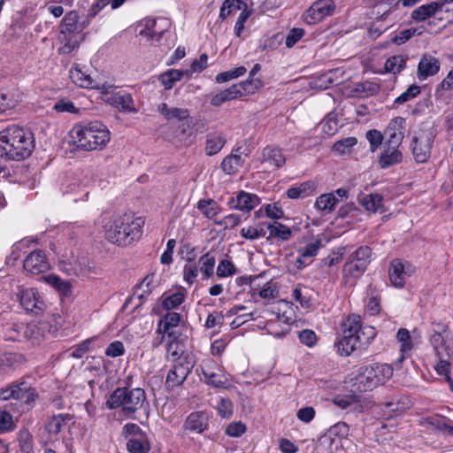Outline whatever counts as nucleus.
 I'll list each match as a JSON object with an SVG mask.
<instances>
[{
  "mask_svg": "<svg viewBox=\"0 0 453 453\" xmlns=\"http://www.w3.org/2000/svg\"><path fill=\"white\" fill-rule=\"evenodd\" d=\"M35 145L34 134L30 130L16 125L9 126L0 132V160H24L32 154ZM5 170L6 166L0 162V173Z\"/></svg>",
  "mask_w": 453,
  "mask_h": 453,
  "instance_id": "f257e3e1",
  "label": "nucleus"
},
{
  "mask_svg": "<svg viewBox=\"0 0 453 453\" xmlns=\"http://www.w3.org/2000/svg\"><path fill=\"white\" fill-rule=\"evenodd\" d=\"M342 335L335 342L337 353L349 356L355 350L365 349L376 335L374 327L362 326L359 317L349 316L342 323Z\"/></svg>",
  "mask_w": 453,
  "mask_h": 453,
  "instance_id": "f03ea898",
  "label": "nucleus"
},
{
  "mask_svg": "<svg viewBox=\"0 0 453 453\" xmlns=\"http://www.w3.org/2000/svg\"><path fill=\"white\" fill-rule=\"evenodd\" d=\"M73 144L83 150H102L110 142V132L100 122L76 125L70 132Z\"/></svg>",
  "mask_w": 453,
  "mask_h": 453,
  "instance_id": "7ed1b4c3",
  "label": "nucleus"
},
{
  "mask_svg": "<svg viewBox=\"0 0 453 453\" xmlns=\"http://www.w3.org/2000/svg\"><path fill=\"white\" fill-rule=\"evenodd\" d=\"M144 403H146V394L141 388L132 389L117 388L106 402L109 409L121 408L124 414L128 416L141 410Z\"/></svg>",
  "mask_w": 453,
  "mask_h": 453,
  "instance_id": "20e7f679",
  "label": "nucleus"
},
{
  "mask_svg": "<svg viewBox=\"0 0 453 453\" xmlns=\"http://www.w3.org/2000/svg\"><path fill=\"white\" fill-rule=\"evenodd\" d=\"M393 375V368L388 364H372L361 365L355 378L357 389L361 392L371 391L385 383Z\"/></svg>",
  "mask_w": 453,
  "mask_h": 453,
  "instance_id": "39448f33",
  "label": "nucleus"
},
{
  "mask_svg": "<svg viewBox=\"0 0 453 453\" xmlns=\"http://www.w3.org/2000/svg\"><path fill=\"white\" fill-rule=\"evenodd\" d=\"M39 398L37 390L25 380H19L0 388V400H16L24 411L32 410Z\"/></svg>",
  "mask_w": 453,
  "mask_h": 453,
  "instance_id": "423d86ee",
  "label": "nucleus"
},
{
  "mask_svg": "<svg viewBox=\"0 0 453 453\" xmlns=\"http://www.w3.org/2000/svg\"><path fill=\"white\" fill-rule=\"evenodd\" d=\"M372 251L369 246H360L350 253L342 267L344 284L353 285L366 271L372 261Z\"/></svg>",
  "mask_w": 453,
  "mask_h": 453,
  "instance_id": "0eeeda50",
  "label": "nucleus"
},
{
  "mask_svg": "<svg viewBox=\"0 0 453 453\" xmlns=\"http://www.w3.org/2000/svg\"><path fill=\"white\" fill-rule=\"evenodd\" d=\"M434 138L435 134L432 128H421L413 136L411 150L417 163H425L429 159Z\"/></svg>",
  "mask_w": 453,
  "mask_h": 453,
  "instance_id": "6e6552de",
  "label": "nucleus"
},
{
  "mask_svg": "<svg viewBox=\"0 0 453 453\" xmlns=\"http://www.w3.org/2000/svg\"><path fill=\"white\" fill-rule=\"evenodd\" d=\"M195 362L189 355H180L175 360L172 368L168 372L165 380V385L169 388L180 386L194 367Z\"/></svg>",
  "mask_w": 453,
  "mask_h": 453,
  "instance_id": "1a4fd4ad",
  "label": "nucleus"
},
{
  "mask_svg": "<svg viewBox=\"0 0 453 453\" xmlns=\"http://www.w3.org/2000/svg\"><path fill=\"white\" fill-rule=\"evenodd\" d=\"M2 328L23 330L25 337L31 340L33 343H40L48 334H51L58 330L57 328H49V323L42 320L29 324L6 323L2 325Z\"/></svg>",
  "mask_w": 453,
  "mask_h": 453,
  "instance_id": "9d476101",
  "label": "nucleus"
},
{
  "mask_svg": "<svg viewBox=\"0 0 453 453\" xmlns=\"http://www.w3.org/2000/svg\"><path fill=\"white\" fill-rule=\"evenodd\" d=\"M180 314L178 312L168 311L159 321L157 328V333L161 335L160 339L153 343L154 347L162 343L165 336L169 339L170 345L177 341L179 334L174 331L180 321Z\"/></svg>",
  "mask_w": 453,
  "mask_h": 453,
  "instance_id": "9b49d317",
  "label": "nucleus"
},
{
  "mask_svg": "<svg viewBox=\"0 0 453 453\" xmlns=\"http://www.w3.org/2000/svg\"><path fill=\"white\" fill-rule=\"evenodd\" d=\"M336 9L333 0H316L303 14V20L310 25L316 24L332 16Z\"/></svg>",
  "mask_w": 453,
  "mask_h": 453,
  "instance_id": "f8f14e48",
  "label": "nucleus"
},
{
  "mask_svg": "<svg viewBox=\"0 0 453 453\" xmlns=\"http://www.w3.org/2000/svg\"><path fill=\"white\" fill-rule=\"evenodd\" d=\"M19 299L27 311L35 315L42 313L45 307L44 302L35 288L19 289Z\"/></svg>",
  "mask_w": 453,
  "mask_h": 453,
  "instance_id": "ddd939ff",
  "label": "nucleus"
},
{
  "mask_svg": "<svg viewBox=\"0 0 453 453\" xmlns=\"http://www.w3.org/2000/svg\"><path fill=\"white\" fill-rule=\"evenodd\" d=\"M202 374L206 384L217 388H227L229 380L224 372L214 362L202 366Z\"/></svg>",
  "mask_w": 453,
  "mask_h": 453,
  "instance_id": "4468645a",
  "label": "nucleus"
},
{
  "mask_svg": "<svg viewBox=\"0 0 453 453\" xmlns=\"http://www.w3.org/2000/svg\"><path fill=\"white\" fill-rule=\"evenodd\" d=\"M23 267L29 273L40 274L47 272L50 266L43 251L37 250L25 258Z\"/></svg>",
  "mask_w": 453,
  "mask_h": 453,
  "instance_id": "2eb2a0df",
  "label": "nucleus"
},
{
  "mask_svg": "<svg viewBox=\"0 0 453 453\" xmlns=\"http://www.w3.org/2000/svg\"><path fill=\"white\" fill-rule=\"evenodd\" d=\"M405 123L403 117H395L389 122L385 130V134L388 137L387 146L399 147L404 137Z\"/></svg>",
  "mask_w": 453,
  "mask_h": 453,
  "instance_id": "dca6fc26",
  "label": "nucleus"
},
{
  "mask_svg": "<svg viewBox=\"0 0 453 453\" xmlns=\"http://www.w3.org/2000/svg\"><path fill=\"white\" fill-rule=\"evenodd\" d=\"M259 203L260 198L257 195L242 190L235 197H231L227 204L231 209L249 212L258 205Z\"/></svg>",
  "mask_w": 453,
  "mask_h": 453,
  "instance_id": "f3484780",
  "label": "nucleus"
},
{
  "mask_svg": "<svg viewBox=\"0 0 453 453\" xmlns=\"http://www.w3.org/2000/svg\"><path fill=\"white\" fill-rule=\"evenodd\" d=\"M119 217L120 220H123V233L127 235V244H129L141 236L144 220L140 217L134 218L130 214H124Z\"/></svg>",
  "mask_w": 453,
  "mask_h": 453,
  "instance_id": "a211bd4d",
  "label": "nucleus"
},
{
  "mask_svg": "<svg viewBox=\"0 0 453 453\" xmlns=\"http://www.w3.org/2000/svg\"><path fill=\"white\" fill-rule=\"evenodd\" d=\"M349 426L344 422H338L332 426L319 439L320 444L327 445L330 449L334 444L337 448L341 443V439L348 435Z\"/></svg>",
  "mask_w": 453,
  "mask_h": 453,
  "instance_id": "6ab92c4d",
  "label": "nucleus"
},
{
  "mask_svg": "<svg viewBox=\"0 0 453 453\" xmlns=\"http://www.w3.org/2000/svg\"><path fill=\"white\" fill-rule=\"evenodd\" d=\"M241 149V147L233 149L232 153L223 159L221 169L226 174L234 175L238 172V169L243 165L245 157H247L249 154L244 153Z\"/></svg>",
  "mask_w": 453,
  "mask_h": 453,
  "instance_id": "aec40b11",
  "label": "nucleus"
},
{
  "mask_svg": "<svg viewBox=\"0 0 453 453\" xmlns=\"http://www.w3.org/2000/svg\"><path fill=\"white\" fill-rule=\"evenodd\" d=\"M209 415L205 411L191 412L183 424L184 430L202 434L208 429Z\"/></svg>",
  "mask_w": 453,
  "mask_h": 453,
  "instance_id": "412c9836",
  "label": "nucleus"
},
{
  "mask_svg": "<svg viewBox=\"0 0 453 453\" xmlns=\"http://www.w3.org/2000/svg\"><path fill=\"white\" fill-rule=\"evenodd\" d=\"M437 329H433L430 335V343L432 344L436 355L453 353L452 349L446 345L445 336L443 334L447 333L449 326L443 323H436Z\"/></svg>",
  "mask_w": 453,
  "mask_h": 453,
  "instance_id": "4be33fe9",
  "label": "nucleus"
},
{
  "mask_svg": "<svg viewBox=\"0 0 453 453\" xmlns=\"http://www.w3.org/2000/svg\"><path fill=\"white\" fill-rule=\"evenodd\" d=\"M321 247L322 242L319 239L306 244L304 247H300L297 250L299 257L296 261V267L302 269L308 265L311 262L312 257L318 254Z\"/></svg>",
  "mask_w": 453,
  "mask_h": 453,
  "instance_id": "5701e85b",
  "label": "nucleus"
},
{
  "mask_svg": "<svg viewBox=\"0 0 453 453\" xmlns=\"http://www.w3.org/2000/svg\"><path fill=\"white\" fill-rule=\"evenodd\" d=\"M123 220L118 217L105 226V238L118 245H127V235L124 234L122 226Z\"/></svg>",
  "mask_w": 453,
  "mask_h": 453,
  "instance_id": "b1692460",
  "label": "nucleus"
},
{
  "mask_svg": "<svg viewBox=\"0 0 453 453\" xmlns=\"http://www.w3.org/2000/svg\"><path fill=\"white\" fill-rule=\"evenodd\" d=\"M107 102L117 108L118 110L125 112H135L136 109L134 106V100L129 93L116 92L111 94L107 98Z\"/></svg>",
  "mask_w": 453,
  "mask_h": 453,
  "instance_id": "393cba45",
  "label": "nucleus"
},
{
  "mask_svg": "<svg viewBox=\"0 0 453 453\" xmlns=\"http://www.w3.org/2000/svg\"><path fill=\"white\" fill-rule=\"evenodd\" d=\"M261 161L278 169L285 165L286 157L281 149L269 145L263 149Z\"/></svg>",
  "mask_w": 453,
  "mask_h": 453,
  "instance_id": "a878e982",
  "label": "nucleus"
},
{
  "mask_svg": "<svg viewBox=\"0 0 453 453\" xmlns=\"http://www.w3.org/2000/svg\"><path fill=\"white\" fill-rule=\"evenodd\" d=\"M264 225L266 226L269 232L267 240L275 239L278 242H287L289 241L293 235L292 229L280 222L273 221L268 223H260V226Z\"/></svg>",
  "mask_w": 453,
  "mask_h": 453,
  "instance_id": "bb28decb",
  "label": "nucleus"
},
{
  "mask_svg": "<svg viewBox=\"0 0 453 453\" xmlns=\"http://www.w3.org/2000/svg\"><path fill=\"white\" fill-rule=\"evenodd\" d=\"M79 14L76 11L68 12L63 18L60 24L61 35L81 34L84 26L79 23Z\"/></svg>",
  "mask_w": 453,
  "mask_h": 453,
  "instance_id": "cd10ccee",
  "label": "nucleus"
},
{
  "mask_svg": "<svg viewBox=\"0 0 453 453\" xmlns=\"http://www.w3.org/2000/svg\"><path fill=\"white\" fill-rule=\"evenodd\" d=\"M440 70V62L434 57L424 56L418 65V77L426 80L427 77L436 74Z\"/></svg>",
  "mask_w": 453,
  "mask_h": 453,
  "instance_id": "c85d7f7f",
  "label": "nucleus"
},
{
  "mask_svg": "<svg viewBox=\"0 0 453 453\" xmlns=\"http://www.w3.org/2000/svg\"><path fill=\"white\" fill-rule=\"evenodd\" d=\"M403 155L398 147L387 146L381 152L378 163L382 169L398 164L402 161Z\"/></svg>",
  "mask_w": 453,
  "mask_h": 453,
  "instance_id": "c756f323",
  "label": "nucleus"
},
{
  "mask_svg": "<svg viewBox=\"0 0 453 453\" xmlns=\"http://www.w3.org/2000/svg\"><path fill=\"white\" fill-rule=\"evenodd\" d=\"M73 416L69 413H60L51 416L45 425L46 431L52 435L58 434L62 428L73 419Z\"/></svg>",
  "mask_w": 453,
  "mask_h": 453,
  "instance_id": "7c9ffc66",
  "label": "nucleus"
},
{
  "mask_svg": "<svg viewBox=\"0 0 453 453\" xmlns=\"http://www.w3.org/2000/svg\"><path fill=\"white\" fill-rule=\"evenodd\" d=\"M226 139L225 135L219 133H210L206 135L205 154L207 156H214L218 154L225 146Z\"/></svg>",
  "mask_w": 453,
  "mask_h": 453,
  "instance_id": "2f4dec72",
  "label": "nucleus"
},
{
  "mask_svg": "<svg viewBox=\"0 0 453 453\" xmlns=\"http://www.w3.org/2000/svg\"><path fill=\"white\" fill-rule=\"evenodd\" d=\"M361 205L368 211L383 213V196L380 194H368L359 198Z\"/></svg>",
  "mask_w": 453,
  "mask_h": 453,
  "instance_id": "473e14b6",
  "label": "nucleus"
},
{
  "mask_svg": "<svg viewBox=\"0 0 453 453\" xmlns=\"http://www.w3.org/2000/svg\"><path fill=\"white\" fill-rule=\"evenodd\" d=\"M404 265L399 259L391 262L388 269V276L391 283L396 288L403 287L405 283Z\"/></svg>",
  "mask_w": 453,
  "mask_h": 453,
  "instance_id": "72a5a7b5",
  "label": "nucleus"
},
{
  "mask_svg": "<svg viewBox=\"0 0 453 453\" xmlns=\"http://www.w3.org/2000/svg\"><path fill=\"white\" fill-rule=\"evenodd\" d=\"M157 111L167 120L177 119L182 121L188 119L190 116L189 111L188 109L177 107L169 108L165 103L160 104L157 106Z\"/></svg>",
  "mask_w": 453,
  "mask_h": 453,
  "instance_id": "f704fd0d",
  "label": "nucleus"
},
{
  "mask_svg": "<svg viewBox=\"0 0 453 453\" xmlns=\"http://www.w3.org/2000/svg\"><path fill=\"white\" fill-rule=\"evenodd\" d=\"M441 6L442 5L437 2L423 4L411 12V19L418 22L424 21L434 16Z\"/></svg>",
  "mask_w": 453,
  "mask_h": 453,
  "instance_id": "c9c22d12",
  "label": "nucleus"
},
{
  "mask_svg": "<svg viewBox=\"0 0 453 453\" xmlns=\"http://www.w3.org/2000/svg\"><path fill=\"white\" fill-rule=\"evenodd\" d=\"M339 202L340 199L335 196V193H326L317 198L315 207L324 214H327L334 210Z\"/></svg>",
  "mask_w": 453,
  "mask_h": 453,
  "instance_id": "e433bc0d",
  "label": "nucleus"
},
{
  "mask_svg": "<svg viewBox=\"0 0 453 453\" xmlns=\"http://www.w3.org/2000/svg\"><path fill=\"white\" fill-rule=\"evenodd\" d=\"M238 87L233 84L228 88L221 90L218 94L214 95L211 99V104L215 107H219L227 101H231L241 97L240 90H237Z\"/></svg>",
  "mask_w": 453,
  "mask_h": 453,
  "instance_id": "4c0bfd02",
  "label": "nucleus"
},
{
  "mask_svg": "<svg viewBox=\"0 0 453 453\" xmlns=\"http://www.w3.org/2000/svg\"><path fill=\"white\" fill-rule=\"evenodd\" d=\"M127 449L129 453H148L150 443L146 435L131 437L127 442Z\"/></svg>",
  "mask_w": 453,
  "mask_h": 453,
  "instance_id": "58836bf2",
  "label": "nucleus"
},
{
  "mask_svg": "<svg viewBox=\"0 0 453 453\" xmlns=\"http://www.w3.org/2000/svg\"><path fill=\"white\" fill-rule=\"evenodd\" d=\"M315 190V184L312 181H305L298 187H292L287 190V195L291 199L303 198L311 195Z\"/></svg>",
  "mask_w": 453,
  "mask_h": 453,
  "instance_id": "ea45409f",
  "label": "nucleus"
},
{
  "mask_svg": "<svg viewBox=\"0 0 453 453\" xmlns=\"http://www.w3.org/2000/svg\"><path fill=\"white\" fill-rule=\"evenodd\" d=\"M45 281L64 296H69L72 293L71 284L68 280H64L61 278L50 274L46 276Z\"/></svg>",
  "mask_w": 453,
  "mask_h": 453,
  "instance_id": "a19ab883",
  "label": "nucleus"
},
{
  "mask_svg": "<svg viewBox=\"0 0 453 453\" xmlns=\"http://www.w3.org/2000/svg\"><path fill=\"white\" fill-rule=\"evenodd\" d=\"M406 60L403 55L392 56L386 60L384 69L387 73H399L406 67Z\"/></svg>",
  "mask_w": 453,
  "mask_h": 453,
  "instance_id": "79ce46f5",
  "label": "nucleus"
},
{
  "mask_svg": "<svg viewBox=\"0 0 453 453\" xmlns=\"http://www.w3.org/2000/svg\"><path fill=\"white\" fill-rule=\"evenodd\" d=\"M64 45L58 49L59 54H70L74 50L78 49L81 42L82 41V35L81 34L62 35Z\"/></svg>",
  "mask_w": 453,
  "mask_h": 453,
  "instance_id": "37998d69",
  "label": "nucleus"
},
{
  "mask_svg": "<svg viewBox=\"0 0 453 453\" xmlns=\"http://www.w3.org/2000/svg\"><path fill=\"white\" fill-rule=\"evenodd\" d=\"M235 87H238L236 89L240 90L241 97L254 94L258 88L263 86V82L261 80L257 78H248V80L234 84Z\"/></svg>",
  "mask_w": 453,
  "mask_h": 453,
  "instance_id": "c03bdc74",
  "label": "nucleus"
},
{
  "mask_svg": "<svg viewBox=\"0 0 453 453\" xmlns=\"http://www.w3.org/2000/svg\"><path fill=\"white\" fill-rule=\"evenodd\" d=\"M153 276L147 275L143 278L142 282L135 287L134 295H137L139 303L137 306L142 305L148 296L151 294L150 284L152 282Z\"/></svg>",
  "mask_w": 453,
  "mask_h": 453,
  "instance_id": "a18cd8bd",
  "label": "nucleus"
},
{
  "mask_svg": "<svg viewBox=\"0 0 453 453\" xmlns=\"http://www.w3.org/2000/svg\"><path fill=\"white\" fill-rule=\"evenodd\" d=\"M184 73L181 70L170 69L160 74L159 81L165 89H171L175 82L182 78Z\"/></svg>",
  "mask_w": 453,
  "mask_h": 453,
  "instance_id": "49530a36",
  "label": "nucleus"
},
{
  "mask_svg": "<svg viewBox=\"0 0 453 453\" xmlns=\"http://www.w3.org/2000/svg\"><path fill=\"white\" fill-rule=\"evenodd\" d=\"M70 78L72 81L81 88H93V80L91 77L78 67L70 70Z\"/></svg>",
  "mask_w": 453,
  "mask_h": 453,
  "instance_id": "de8ad7c7",
  "label": "nucleus"
},
{
  "mask_svg": "<svg viewBox=\"0 0 453 453\" xmlns=\"http://www.w3.org/2000/svg\"><path fill=\"white\" fill-rule=\"evenodd\" d=\"M199 263L201 264L200 270L203 274V278L204 280L209 279L214 272V266L216 263L214 256L208 252L200 257Z\"/></svg>",
  "mask_w": 453,
  "mask_h": 453,
  "instance_id": "09e8293b",
  "label": "nucleus"
},
{
  "mask_svg": "<svg viewBox=\"0 0 453 453\" xmlns=\"http://www.w3.org/2000/svg\"><path fill=\"white\" fill-rule=\"evenodd\" d=\"M193 251H194V250H192L191 252H189L188 254V257L186 258L188 263H191L194 259ZM197 275H198V268L196 265V264H188L184 266L183 277H184L185 281L188 285H192L194 283Z\"/></svg>",
  "mask_w": 453,
  "mask_h": 453,
  "instance_id": "8fccbe9b",
  "label": "nucleus"
},
{
  "mask_svg": "<svg viewBox=\"0 0 453 453\" xmlns=\"http://www.w3.org/2000/svg\"><path fill=\"white\" fill-rule=\"evenodd\" d=\"M157 19H150L145 20L144 28L140 31V35L150 37L153 40L158 41L164 31L157 29Z\"/></svg>",
  "mask_w": 453,
  "mask_h": 453,
  "instance_id": "3c124183",
  "label": "nucleus"
},
{
  "mask_svg": "<svg viewBox=\"0 0 453 453\" xmlns=\"http://www.w3.org/2000/svg\"><path fill=\"white\" fill-rule=\"evenodd\" d=\"M247 72L244 66H239L226 72H222L217 74L215 80L218 83L227 82L233 79L238 78L243 75Z\"/></svg>",
  "mask_w": 453,
  "mask_h": 453,
  "instance_id": "603ef678",
  "label": "nucleus"
},
{
  "mask_svg": "<svg viewBox=\"0 0 453 453\" xmlns=\"http://www.w3.org/2000/svg\"><path fill=\"white\" fill-rule=\"evenodd\" d=\"M197 209L209 219H212L218 214L216 202L212 199L200 200L197 203Z\"/></svg>",
  "mask_w": 453,
  "mask_h": 453,
  "instance_id": "864d4df0",
  "label": "nucleus"
},
{
  "mask_svg": "<svg viewBox=\"0 0 453 453\" xmlns=\"http://www.w3.org/2000/svg\"><path fill=\"white\" fill-rule=\"evenodd\" d=\"M184 298L182 293L175 292L163 299L162 306L166 311L175 309L184 302Z\"/></svg>",
  "mask_w": 453,
  "mask_h": 453,
  "instance_id": "5fc2aeb1",
  "label": "nucleus"
},
{
  "mask_svg": "<svg viewBox=\"0 0 453 453\" xmlns=\"http://www.w3.org/2000/svg\"><path fill=\"white\" fill-rule=\"evenodd\" d=\"M439 358L438 364L435 365V370L438 374L447 377L449 375V360L453 357V353L436 355Z\"/></svg>",
  "mask_w": 453,
  "mask_h": 453,
  "instance_id": "6e6d98bb",
  "label": "nucleus"
},
{
  "mask_svg": "<svg viewBox=\"0 0 453 453\" xmlns=\"http://www.w3.org/2000/svg\"><path fill=\"white\" fill-rule=\"evenodd\" d=\"M357 142V140L356 137H347L344 139H342L340 141H337L334 144V150L338 152L341 155H343L349 151V150L356 145Z\"/></svg>",
  "mask_w": 453,
  "mask_h": 453,
  "instance_id": "4d7b16f0",
  "label": "nucleus"
},
{
  "mask_svg": "<svg viewBox=\"0 0 453 453\" xmlns=\"http://www.w3.org/2000/svg\"><path fill=\"white\" fill-rule=\"evenodd\" d=\"M396 338L401 342V351L406 352L412 349V343L411 341V334L409 330L406 328H400L396 334Z\"/></svg>",
  "mask_w": 453,
  "mask_h": 453,
  "instance_id": "13d9d810",
  "label": "nucleus"
},
{
  "mask_svg": "<svg viewBox=\"0 0 453 453\" xmlns=\"http://www.w3.org/2000/svg\"><path fill=\"white\" fill-rule=\"evenodd\" d=\"M365 136L370 143V150L372 152H374L382 143L383 135L376 129L367 131Z\"/></svg>",
  "mask_w": 453,
  "mask_h": 453,
  "instance_id": "bf43d9fd",
  "label": "nucleus"
},
{
  "mask_svg": "<svg viewBox=\"0 0 453 453\" xmlns=\"http://www.w3.org/2000/svg\"><path fill=\"white\" fill-rule=\"evenodd\" d=\"M420 93V87L418 85L410 86L406 91L402 93L398 97L395 98V104H402L416 97Z\"/></svg>",
  "mask_w": 453,
  "mask_h": 453,
  "instance_id": "052dcab7",
  "label": "nucleus"
},
{
  "mask_svg": "<svg viewBox=\"0 0 453 453\" xmlns=\"http://www.w3.org/2000/svg\"><path fill=\"white\" fill-rule=\"evenodd\" d=\"M322 131L327 135H333L338 129V121L332 113L328 114L321 123Z\"/></svg>",
  "mask_w": 453,
  "mask_h": 453,
  "instance_id": "680f3d73",
  "label": "nucleus"
},
{
  "mask_svg": "<svg viewBox=\"0 0 453 453\" xmlns=\"http://www.w3.org/2000/svg\"><path fill=\"white\" fill-rule=\"evenodd\" d=\"M125 353V347L122 342L114 341L105 349V355L111 357H120Z\"/></svg>",
  "mask_w": 453,
  "mask_h": 453,
  "instance_id": "e2e57ef3",
  "label": "nucleus"
},
{
  "mask_svg": "<svg viewBox=\"0 0 453 453\" xmlns=\"http://www.w3.org/2000/svg\"><path fill=\"white\" fill-rule=\"evenodd\" d=\"M14 428L12 417L5 411H0V434L12 431Z\"/></svg>",
  "mask_w": 453,
  "mask_h": 453,
  "instance_id": "0e129e2a",
  "label": "nucleus"
},
{
  "mask_svg": "<svg viewBox=\"0 0 453 453\" xmlns=\"http://www.w3.org/2000/svg\"><path fill=\"white\" fill-rule=\"evenodd\" d=\"M235 273V267L229 260H221L217 268V275L219 277H226Z\"/></svg>",
  "mask_w": 453,
  "mask_h": 453,
  "instance_id": "69168bd1",
  "label": "nucleus"
},
{
  "mask_svg": "<svg viewBox=\"0 0 453 453\" xmlns=\"http://www.w3.org/2000/svg\"><path fill=\"white\" fill-rule=\"evenodd\" d=\"M233 403L228 398H221L218 405L219 415L222 418H230L233 414Z\"/></svg>",
  "mask_w": 453,
  "mask_h": 453,
  "instance_id": "338daca9",
  "label": "nucleus"
},
{
  "mask_svg": "<svg viewBox=\"0 0 453 453\" xmlns=\"http://www.w3.org/2000/svg\"><path fill=\"white\" fill-rule=\"evenodd\" d=\"M316 411L313 407L306 406L299 409L296 412V418L303 423H310L313 420Z\"/></svg>",
  "mask_w": 453,
  "mask_h": 453,
  "instance_id": "774afa93",
  "label": "nucleus"
}]
</instances>
